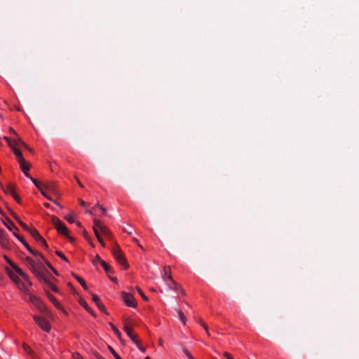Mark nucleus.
<instances>
[{"instance_id": "f257e3e1", "label": "nucleus", "mask_w": 359, "mask_h": 359, "mask_svg": "<svg viewBox=\"0 0 359 359\" xmlns=\"http://www.w3.org/2000/svg\"><path fill=\"white\" fill-rule=\"evenodd\" d=\"M4 139L6 140L9 147L12 149L16 157L17 161L20 164V169L27 177H29L28 171L30 168V164L24 159L22 152L19 149L20 147H24L29 150V148L23 141L19 138L11 139L10 137H5Z\"/></svg>"}, {"instance_id": "f03ea898", "label": "nucleus", "mask_w": 359, "mask_h": 359, "mask_svg": "<svg viewBox=\"0 0 359 359\" xmlns=\"http://www.w3.org/2000/svg\"><path fill=\"white\" fill-rule=\"evenodd\" d=\"M29 299L30 302L34 305L39 312L46 315V317L50 316L48 309L41 299L32 294H29Z\"/></svg>"}, {"instance_id": "7ed1b4c3", "label": "nucleus", "mask_w": 359, "mask_h": 359, "mask_svg": "<svg viewBox=\"0 0 359 359\" xmlns=\"http://www.w3.org/2000/svg\"><path fill=\"white\" fill-rule=\"evenodd\" d=\"M163 271L162 277L168 288L170 290H177V285L171 276L170 268L169 266H164Z\"/></svg>"}, {"instance_id": "20e7f679", "label": "nucleus", "mask_w": 359, "mask_h": 359, "mask_svg": "<svg viewBox=\"0 0 359 359\" xmlns=\"http://www.w3.org/2000/svg\"><path fill=\"white\" fill-rule=\"evenodd\" d=\"M112 254L116 259V260L124 267V269H127L128 266V264L126 262V259L125 258L124 254L122 252V250L120 249L118 246H115L112 250Z\"/></svg>"}, {"instance_id": "39448f33", "label": "nucleus", "mask_w": 359, "mask_h": 359, "mask_svg": "<svg viewBox=\"0 0 359 359\" xmlns=\"http://www.w3.org/2000/svg\"><path fill=\"white\" fill-rule=\"evenodd\" d=\"M33 320H34L35 323L44 332H49L51 326L45 317H41L39 316L34 315L33 316Z\"/></svg>"}, {"instance_id": "423d86ee", "label": "nucleus", "mask_w": 359, "mask_h": 359, "mask_svg": "<svg viewBox=\"0 0 359 359\" xmlns=\"http://www.w3.org/2000/svg\"><path fill=\"white\" fill-rule=\"evenodd\" d=\"M52 223L54 224L57 232L63 236H69V230L66 225L57 217H52Z\"/></svg>"}, {"instance_id": "0eeeda50", "label": "nucleus", "mask_w": 359, "mask_h": 359, "mask_svg": "<svg viewBox=\"0 0 359 359\" xmlns=\"http://www.w3.org/2000/svg\"><path fill=\"white\" fill-rule=\"evenodd\" d=\"M123 330L133 343L137 341L135 336L133 333V328L130 325V318L128 317L123 318Z\"/></svg>"}, {"instance_id": "6e6552de", "label": "nucleus", "mask_w": 359, "mask_h": 359, "mask_svg": "<svg viewBox=\"0 0 359 359\" xmlns=\"http://www.w3.org/2000/svg\"><path fill=\"white\" fill-rule=\"evenodd\" d=\"M26 262L28 265V267L32 271V272L39 278H41L42 277V274L39 271V266H37L36 263L31 258L27 257L26 259Z\"/></svg>"}, {"instance_id": "1a4fd4ad", "label": "nucleus", "mask_w": 359, "mask_h": 359, "mask_svg": "<svg viewBox=\"0 0 359 359\" xmlns=\"http://www.w3.org/2000/svg\"><path fill=\"white\" fill-rule=\"evenodd\" d=\"M122 297L126 306L131 308H135L137 306L136 301L133 294L127 292H123L122 294Z\"/></svg>"}, {"instance_id": "9d476101", "label": "nucleus", "mask_w": 359, "mask_h": 359, "mask_svg": "<svg viewBox=\"0 0 359 359\" xmlns=\"http://www.w3.org/2000/svg\"><path fill=\"white\" fill-rule=\"evenodd\" d=\"M30 234L41 246L44 248H48L46 241L36 229L34 230H30Z\"/></svg>"}, {"instance_id": "9b49d317", "label": "nucleus", "mask_w": 359, "mask_h": 359, "mask_svg": "<svg viewBox=\"0 0 359 359\" xmlns=\"http://www.w3.org/2000/svg\"><path fill=\"white\" fill-rule=\"evenodd\" d=\"M0 245L5 250H10L11 248V243L5 234L4 231L0 229Z\"/></svg>"}, {"instance_id": "f8f14e48", "label": "nucleus", "mask_w": 359, "mask_h": 359, "mask_svg": "<svg viewBox=\"0 0 359 359\" xmlns=\"http://www.w3.org/2000/svg\"><path fill=\"white\" fill-rule=\"evenodd\" d=\"M14 271L18 274L20 275V276L22 277V278L27 283V284L29 285H32V283L29 280V277L28 276V275L25 273H24V271L19 267V266H15L14 267Z\"/></svg>"}, {"instance_id": "ddd939ff", "label": "nucleus", "mask_w": 359, "mask_h": 359, "mask_svg": "<svg viewBox=\"0 0 359 359\" xmlns=\"http://www.w3.org/2000/svg\"><path fill=\"white\" fill-rule=\"evenodd\" d=\"M50 186H45L43 187V189H41V194L46 198H47L48 200L50 201H53V203H55L56 205H57L58 206H60V208H62V206L60 205V204L57 202L56 201H54L53 200V198L50 196V195H48L46 192V191L48 190H50Z\"/></svg>"}, {"instance_id": "4468645a", "label": "nucleus", "mask_w": 359, "mask_h": 359, "mask_svg": "<svg viewBox=\"0 0 359 359\" xmlns=\"http://www.w3.org/2000/svg\"><path fill=\"white\" fill-rule=\"evenodd\" d=\"M92 299L101 311L106 313L107 309L97 295H93Z\"/></svg>"}, {"instance_id": "2eb2a0df", "label": "nucleus", "mask_w": 359, "mask_h": 359, "mask_svg": "<svg viewBox=\"0 0 359 359\" xmlns=\"http://www.w3.org/2000/svg\"><path fill=\"white\" fill-rule=\"evenodd\" d=\"M2 189L6 194L13 195L15 192V187L13 184H7L5 186L2 185Z\"/></svg>"}, {"instance_id": "dca6fc26", "label": "nucleus", "mask_w": 359, "mask_h": 359, "mask_svg": "<svg viewBox=\"0 0 359 359\" xmlns=\"http://www.w3.org/2000/svg\"><path fill=\"white\" fill-rule=\"evenodd\" d=\"M40 280H43V282L48 285V287L53 292H58V289L57 287V286L53 284L50 280H48V278H46L45 277H43V276H42V277H41V278H39Z\"/></svg>"}, {"instance_id": "f3484780", "label": "nucleus", "mask_w": 359, "mask_h": 359, "mask_svg": "<svg viewBox=\"0 0 359 359\" xmlns=\"http://www.w3.org/2000/svg\"><path fill=\"white\" fill-rule=\"evenodd\" d=\"M13 235L22 243V244L26 248V249L29 252H33L32 248L29 246V245L27 243V242L22 236H20V235L17 234L15 232H13Z\"/></svg>"}, {"instance_id": "a211bd4d", "label": "nucleus", "mask_w": 359, "mask_h": 359, "mask_svg": "<svg viewBox=\"0 0 359 359\" xmlns=\"http://www.w3.org/2000/svg\"><path fill=\"white\" fill-rule=\"evenodd\" d=\"M93 231H94V233H95V230L98 232H100L101 230H102V227H104L105 225L103 224L100 220H99L98 219H96L95 218L93 219Z\"/></svg>"}, {"instance_id": "6ab92c4d", "label": "nucleus", "mask_w": 359, "mask_h": 359, "mask_svg": "<svg viewBox=\"0 0 359 359\" xmlns=\"http://www.w3.org/2000/svg\"><path fill=\"white\" fill-rule=\"evenodd\" d=\"M17 286L23 293L27 294H29V285H26L22 280L20 283H18Z\"/></svg>"}, {"instance_id": "aec40b11", "label": "nucleus", "mask_w": 359, "mask_h": 359, "mask_svg": "<svg viewBox=\"0 0 359 359\" xmlns=\"http://www.w3.org/2000/svg\"><path fill=\"white\" fill-rule=\"evenodd\" d=\"M79 304L81 306H83L88 313H91L94 316V313L90 309V307L88 305L87 302L84 299H81L79 301Z\"/></svg>"}, {"instance_id": "412c9836", "label": "nucleus", "mask_w": 359, "mask_h": 359, "mask_svg": "<svg viewBox=\"0 0 359 359\" xmlns=\"http://www.w3.org/2000/svg\"><path fill=\"white\" fill-rule=\"evenodd\" d=\"M65 219L70 224L76 222V215L73 212H70L65 217Z\"/></svg>"}, {"instance_id": "4be33fe9", "label": "nucleus", "mask_w": 359, "mask_h": 359, "mask_svg": "<svg viewBox=\"0 0 359 359\" xmlns=\"http://www.w3.org/2000/svg\"><path fill=\"white\" fill-rule=\"evenodd\" d=\"M18 224L26 231H27L30 233V230H34V228H30L25 223L22 222L21 220L17 219Z\"/></svg>"}, {"instance_id": "5701e85b", "label": "nucleus", "mask_w": 359, "mask_h": 359, "mask_svg": "<svg viewBox=\"0 0 359 359\" xmlns=\"http://www.w3.org/2000/svg\"><path fill=\"white\" fill-rule=\"evenodd\" d=\"M75 278L77 280V281L81 285V286L83 287V289L87 290V285L85 282V280L80 276L75 275Z\"/></svg>"}, {"instance_id": "b1692460", "label": "nucleus", "mask_w": 359, "mask_h": 359, "mask_svg": "<svg viewBox=\"0 0 359 359\" xmlns=\"http://www.w3.org/2000/svg\"><path fill=\"white\" fill-rule=\"evenodd\" d=\"M101 233L107 238H110L111 233L109 229L105 226L104 227H102Z\"/></svg>"}, {"instance_id": "393cba45", "label": "nucleus", "mask_w": 359, "mask_h": 359, "mask_svg": "<svg viewBox=\"0 0 359 359\" xmlns=\"http://www.w3.org/2000/svg\"><path fill=\"white\" fill-rule=\"evenodd\" d=\"M96 237H97V241L100 242V243L102 245V247H105V243L102 238V236H100V232L97 231L95 230V233Z\"/></svg>"}, {"instance_id": "a878e982", "label": "nucleus", "mask_w": 359, "mask_h": 359, "mask_svg": "<svg viewBox=\"0 0 359 359\" xmlns=\"http://www.w3.org/2000/svg\"><path fill=\"white\" fill-rule=\"evenodd\" d=\"M109 325L111 327V330L114 332V333L118 337H121V332L120 331L111 323H109Z\"/></svg>"}, {"instance_id": "bb28decb", "label": "nucleus", "mask_w": 359, "mask_h": 359, "mask_svg": "<svg viewBox=\"0 0 359 359\" xmlns=\"http://www.w3.org/2000/svg\"><path fill=\"white\" fill-rule=\"evenodd\" d=\"M4 224L6 226V227L8 228V229L9 231H12L13 228L15 229H18V228L16 227V226L13 224V222L11 221H8V223H6L4 222Z\"/></svg>"}, {"instance_id": "cd10ccee", "label": "nucleus", "mask_w": 359, "mask_h": 359, "mask_svg": "<svg viewBox=\"0 0 359 359\" xmlns=\"http://www.w3.org/2000/svg\"><path fill=\"white\" fill-rule=\"evenodd\" d=\"M177 313H178V316H179V318L181 320V321L185 324L186 323V318L183 313V312L182 311L181 309H177Z\"/></svg>"}, {"instance_id": "c85d7f7f", "label": "nucleus", "mask_w": 359, "mask_h": 359, "mask_svg": "<svg viewBox=\"0 0 359 359\" xmlns=\"http://www.w3.org/2000/svg\"><path fill=\"white\" fill-rule=\"evenodd\" d=\"M46 295L48 299L53 303V304L57 301V299L49 292H46Z\"/></svg>"}, {"instance_id": "c756f323", "label": "nucleus", "mask_w": 359, "mask_h": 359, "mask_svg": "<svg viewBox=\"0 0 359 359\" xmlns=\"http://www.w3.org/2000/svg\"><path fill=\"white\" fill-rule=\"evenodd\" d=\"M6 262L14 269L15 266H18L15 264H14L6 255L4 256Z\"/></svg>"}, {"instance_id": "7c9ffc66", "label": "nucleus", "mask_w": 359, "mask_h": 359, "mask_svg": "<svg viewBox=\"0 0 359 359\" xmlns=\"http://www.w3.org/2000/svg\"><path fill=\"white\" fill-rule=\"evenodd\" d=\"M22 348H23V350L25 351V352H26L27 354H32V349L27 344L24 343L22 344Z\"/></svg>"}, {"instance_id": "2f4dec72", "label": "nucleus", "mask_w": 359, "mask_h": 359, "mask_svg": "<svg viewBox=\"0 0 359 359\" xmlns=\"http://www.w3.org/2000/svg\"><path fill=\"white\" fill-rule=\"evenodd\" d=\"M31 181L33 182V184L39 189V191H41V189H42L43 188L40 186V184H39V182H37L36 180H35L34 178H33L32 177H31L29 175V177Z\"/></svg>"}, {"instance_id": "473e14b6", "label": "nucleus", "mask_w": 359, "mask_h": 359, "mask_svg": "<svg viewBox=\"0 0 359 359\" xmlns=\"http://www.w3.org/2000/svg\"><path fill=\"white\" fill-rule=\"evenodd\" d=\"M11 278L13 280V281L16 284V285L21 281L19 277H18L15 275L10 274Z\"/></svg>"}, {"instance_id": "72a5a7b5", "label": "nucleus", "mask_w": 359, "mask_h": 359, "mask_svg": "<svg viewBox=\"0 0 359 359\" xmlns=\"http://www.w3.org/2000/svg\"><path fill=\"white\" fill-rule=\"evenodd\" d=\"M137 348L142 353L145 352V348L140 344V341L137 340V341H135L134 343Z\"/></svg>"}, {"instance_id": "f704fd0d", "label": "nucleus", "mask_w": 359, "mask_h": 359, "mask_svg": "<svg viewBox=\"0 0 359 359\" xmlns=\"http://www.w3.org/2000/svg\"><path fill=\"white\" fill-rule=\"evenodd\" d=\"M100 264L102 265V266L104 268L107 273L109 272L110 268L104 261H102Z\"/></svg>"}, {"instance_id": "c9c22d12", "label": "nucleus", "mask_w": 359, "mask_h": 359, "mask_svg": "<svg viewBox=\"0 0 359 359\" xmlns=\"http://www.w3.org/2000/svg\"><path fill=\"white\" fill-rule=\"evenodd\" d=\"M53 305L55 306L56 309H57L58 310L60 311H64L65 312V310H64V308L63 306H62V304L58 302L57 301L56 302H55V304H53Z\"/></svg>"}, {"instance_id": "e433bc0d", "label": "nucleus", "mask_w": 359, "mask_h": 359, "mask_svg": "<svg viewBox=\"0 0 359 359\" xmlns=\"http://www.w3.org/2000/svg\"><path fill=\"white\" fill-rule=\"evenodd\" d=\"M199 323L205 329L207 335L210 336V333H209V331H208V325L205 323H203V321H200Z\"/></svg>"}, {"instance_id": "4c0bfd02", "label": "nucleus", "mask_w": 359, "mask_h": 359, "mask_svg": "<svg viewBox=\"0 0 359 359\" xmlns=\"http://www.w3.org/2000/svg\"><path fill=\"white\" fill-rule=\"evenodd\" d=\"M11 196L14 198V200L17 203H21V199H20V196L17 194L16 192H15L14 194L11 195Z\"/></svg>"}, {"instance_id": "58836bf2", "label": "nucleus", "mask_w": 359, "mask_h": 359, "mask_svg": "<svg viewBox=\"0 0 359 359\" xmlns=\"http://www.w3.org/2000/svg\"><path fill=\"white\" fill-rule=\"evenodd\" d=\"M123 231L126 232L128 234H131L132 233L131 227L128 224H127V226H123Z\"/></svg>"}, {"instance_id": "ea45409f", "label": "nucleus", "mask_w": 359, "mask_h": 359, "mask_svg": "<svg viewBox=\"0 0 359 359\" xmlns=\"http://www.w3.org/2000/svg\"><path fill=\"white\" fill-rule=\"evenodd\" d=\"M56 255L57 256H59L61 259H62L63 260H65L66 262H68L67 257H65V255L62 252L56 251Z\"/></svg>"}, {"instance_id": "a19ab883", "label": "nucleus", "mask_w": 359, "mask_h": 359, "mask_svg": "<svg viewBox=\"0 0 359 359\" xmlns=\"http://www.w3.org/2000/svg\"><path fill=\"white\" fill-rule=\"evenodd\" d=\"M95 207L99 208L102 211L104 215H107V210L102 205H100L99 203H97L95 205Z\"/></svg>"}, {"instance_id": "79ce46f5", "label": "nucleus", "mask_w": 359, "mask_h": 359, "mask_svg": "<svg viewBox=\"0 0 359 359\" xmlns=\"http://www.w3.org/2000/svg\"><path fill=\"white\" fill-rule=\"evenodd\" d=\"M110 350H111V353L113 354V355L114 356V358L116 359H121L120 355L114 351V349H113L112 348H110Z\"/></svg>"}, {"instance_id": "37998d69", "label": "nucleus", "mask_w": 359, "mask_h": 359, "mask_svg": "<svg viewBox=\"0 0 359 359\" xmlns=\"http://www.w3.org/2000/svg\"><path fill=\"white\" fill-rule=\"evenodd\" d=\"M73 359H84L81 354L79 353H74L72 354Z\"/></svg>"}, {"instance_id": "c03bdc74", "label": "nucleus", "mask_w": 359, "mask_h": 359, "mask_svg": "<svg viewBox=\"0 0 359 359\" xmlns=\"http://www.w3.org/2000/svg\"><path fill=\"white\" fill-rule=\"evenodd\" d=\"M36 257H37L39 262H40V261L45 262L46 260L41 253H39V255Z\"/></svg>"}, {"instance_id": "a18cd8bd", "label": "nucleus", "mask_w": 359, "mask_h": 359, "mask_svg": "<svg viewBox=\"0 0 359 359\" xmlns=\"http://www.w3.org/2000/svg\"><path fill=\"white\" fill-rule=\"evenodd\" d=\"M138 291V293L141 295V297L144 299V300H147V297L145 296V294L143 293V292L140 290V289H138L137 290Z\"/></svg>"}, {"instance_id": "49530a36", "label": "nucleus", "mask_w": 359, "mask_h": 359, "mask_svg": "<svg viewBox=\"0 0 359 359\" xmlns=\"http://www.w3.org/2000/svg\"><path fill=\"white\" fill-rule=\"evenodd\" d=\"M224 357H225L226 359H233V357H232V355H231L230 353H227V352H225V353H224Z\"/></svg>"}, {"instance_id": "de8ad7c7", "label": "nucleus", "mask_w": 359, "mask_h": 359, "mask_svg": "<svg viewBox=\"0 0 359 359\" xmlns=\"http://www.w3.org/2000/svg\"><path fill=\"white\" fill-rule=\"evenodd\" d=\"M95 208H96V207L95 206V207H93V208H92V210H86V212L87 214L93 215V211L95 210Z\"/></svg>"}, {"instance_id": "09e8293b", "label": "nucleus", "mask_w": 359, "mask_h": 359, "mask_svg": "<svg viewBox=\"0 0 359 359\" xmlns=\"http://www.w3.org/2000/svg\"><path fill=\"white\" fill-rule=\"evenodd\" d=\"M95 259H96V261H97L100 264L102 262V261H103V260L101 259V257H100L98 255H96V257H95Z\"/></svg>"}, {"instance_id": "8fccbe9b", "label": "nucleus", "mask_w": 359, "mask_h": 359, "mask_svg": "<svg viewBox=\"0 0 359 359\" xmlns=\"http://www.w3.org/2000/svg\"><path fill=\"white\" fill-rule=\"evenodd\" d=\"M32 252H30V253L32 254L33 255L36 256V257H38L39 252L34 250L33 249H32Z\"/></svg>"}, {"instance_id": "3c124183", "label": "nucleus", "mask_w": 359, "mask_h": 359, "mask_svg": "<svg viewBox=\"0 0 359 359\" xmlns=\"http://www.w3.org/2000/svg\"><path fill=\"white\" fill-rule=\"evenodd\" d=\"M44 262L46 264V265L48 266V267L49 269H50L52 267V265L50 264V263L49 262H48L47 260H46Z\"/></svg>"}, {"instance_id": "603ef678", "label": "nucleus", "mask_w": 359, "mask_h": 359, "mask_svg": "<svg viewBox=\"0 0 359 359\" xmlns=\"http://www.w3.org/2000/svg\"><path fill=\"white\" fill-rule=\"evenodd\" d=\"M187 355L189 359H194V358L191 355V353H189L188 352L187 353Z\"/></svg>"}, {"instance_id": "864d4df0", "label": "nucleus", "mask_w": 359, "mask_h": 359, "mask_svg": "<svg viewBox=\"0 0 359 359\" xmlns=\"http://www.w3.org/2000/svg\"><path fill=\"white\" fill-rule=\"evenodd\" d=\"M95 358L96 359H104L102 356H101L100 355H95Z\"/></svg>"}, {"instance_id": "5fc2aeb1", "label": "nucleus", "mask_w": 359, "mask_h": 359, "mask_svg": "<svg viewBox=\"0 0 359 359\" xmlns=\"http://www.w3.org/2000/svg\"><path fill=\"white\" fill-rule=\"evenodd\" d=\"M76 181H77V183L79 185V187H83V185L81 184V182H80V180L79 179H77Z\"/></svg>"}, {"instance_id": "6e6d98bb", "label": "nucleus", "mask_w": 359, "mask_h": 359, "mask_svg": "<svg viewBox=\"0 0 359 359\" xmlns=\"http://www.w3.org/2000/svg\"><path fill=\"white\" fill-rule=\"evenodd\" d=\"M74 223L76 224L77 226H79V227L81 226V224L80 222H78V221L76 220V222H74Z\"/></svg>"}, {"instance_id": "4d7b16f0", "label": "nucleus", "mask_w": 359, "mask_h": 359, "mask_svg": "<svg viewBox=\"0 0 359 359\" xmlns=\"http://www.w3.org/2000/svg\"><path fill=\"white\" fill-rule=\"evenodd\" d=\"M80 205H82V206H85L86 205V202L83 201H80Z\"/></svg>"}, {"instance_id": "13d9d810", "label": "nucleus", "mask_w": 359, "mask_h": 359, "mask_svg": "<svg viewBox=\"0 0 359 359\" xmlns=\"http://www.w3.org/2000/svg\"><path fill=\"white\" fill-rule=\"evenodd\" d=\"M9 130H10V132H11V133H13V134H15V132L14 129H13L12 128H11L9 129Z\"/></svg>"}, {"instance_id": "bf43d9fd", "label": "nucleus", "mask_w": 359, "mask_h": 359, "mask_svg": "<svg viewBox=\"0 0 359 359\" xmlns=\"http://www.w3.org/2000/svg\"><path fill=\"white\" fill-rule=\"evenodd\" d=\"M137 245L142 249L144 250L143 247L140 245V243H137Z\"/></svg>"}, {"instance_id": "052dcab7", "label": "nucleus", "mask_w": 359, "mask_h": 359, "mask_svg": "<svg viewBox=\"0 0 359 359\" xmlns=\"http://www.w3.org/2000/svg\"><path fill=\"white\" fill-rule=\"evenodd\" d=\"M137 245L142 249L144 250L143 247L140 245V243H137Z\"/></svg>"}, {"instance_id": "680f3d73", "label": "nucleus", "mask_w": 359, "mask_h": 359, "mask_svg": "<svg viewBox=\"0 0 359 359\" xmlns=\"http://www.w3.org/2000/svg\"><path fill=\"white\" fill-rule=\"evenodd\" d=\"M133 241L135 243H138L139 241L137 238H133Z\"/></svg>"}, {"instance_id": "e2e57ef3", "label": "nucleus", "mask_w": 359, "mask_h": 359, "mask_svg": "<svg viewBox=\"0 0 359 359\" xmlns=\"http://www.w3.org/2000/svg\"><path fill=\"white\" fill-rule=\"evenodd\" d=\"M44 206L46 208H49L50 205L47 203H44Z\"/></svg>"}, {"instance_id": "0e129e2a", "label": "nucleus", "mask_w": 359, "mask_h": 359, "mask_svg": "<svg viewBox=\"0 0 359 359\" xmlns=\"http://www.w3.org/2000/svg\"><path fill=\"white\" fill-rule=\"evenodd\" d=\"M53 272L55 275H58V273H57V271L55 270V269L53 271Z\"/></svg>"}, {"instance_id": "69168bd1", "label": "nucleus", "mask_w": 359, "mask_h": 359, "mask_svg": "<svg viewBox=\"0 0 359 359\" xmlns=\"http://www.w3.org/2000/svg\"><path fill=\"white\" fill-rule=\"evenodd\" d=\"M159 345L160 346H163V341H162V339L159 340Z\"/></svg>"}, {"instance_id": "338daca9", "label": "nucleus", "mask_w": 359, "mask_h": 359, "mask_svg": "<svg viewBox=\"0 0 359 359\" xmlns=\"http://www.w3.org/2000/svg\"><path fill=\"white\" fill-rule=\"evenodd\" d=\"M144 359H151V358L149 356H147V357H145Z\"/></svg>"}, {"instance_id": "774afa93", "label": "nucleus", "mask_w": 359, "mask_h": 359, "mask_svg": "<svg viewBox=\"0 0 359 359\" xmlns=\"http://www.w3.org/2000/svg\"><path fill=\"white\" fill-rule=\"evenodd\" d=\"M50 269L53 271L55 269L52 266Z\"/></svg>"}]
</instances>
